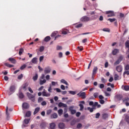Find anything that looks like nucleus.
<instances>
[{
  "mask_svg": "<svg viewBox=\"0 0 129 129\" xmlns=\"http://www.w3.org/2000/svg\"><path fill=\"white\" fill-rule=\"evenodd\" d=\"M129 75V71H125L124 73H123V75Z\"/></svg>",
  "mask_w": 129,
  "mask_h": 129,
  "instance_id": "69168bd1",
  "label": "nucleus"
},
{
  "mask_svg": "<svg viewBox=\"0 0 129 129\" xmlns=\"http://www.w3.org/2000/svg\"><path fill=\"white\" fill-rule=\"evenodd\" d=\"M23 52H24V49L23 48H20L19 52V55H22Z\"/></svg>",
  "mask_w": 129,
  "mask_h": 129,
  "instance_id": "e433bc0d",
  "label": "nucleus"
},
{
  "mask_svg": "<svg viewBox=\"0 0 129 129\" xmlns=\"http://www.w3.org/2000/svg\"><path fill=\"white\" fill-rule=\"evenodd\" d=\"M46 82H47V81L46 80V79L39 80L40 85H43V84H45Z\"/></svg>",
  "mask_w": 129,
  "mask_h": 129,
  "instance_id": "4468645a",
  "label": "nucleus"
},
{
  "mask_svg": "<svg viewBox=\"0 0 129 129\" xmlns=\"http://www.w3.org/2000/svg\"><path fill=\"white\" fill-rule=\"evenodd\" d=\"M122 99V95H121L120 94L116 95L115 96V99L117 101H118V100H121Z\"/></svg>",
  "mask_w": 129,
  "mask_h": 129,
  "instance_id": "0eeeda50",
  "label": "nucleus"
},
{
  "mask_svg": "<svg viewBox=\"0 0 129 129\" xmlns=\"http://www.w3.org/2000/svg\"><path fill=\"white\" fill-rule=\"evenodd\" d=\"M90 20L89 17L87 16H84L81 19V22H88Z\"/></svg>",
  "mask_w": 129,
  "mask_h": 129,
  "instance_id": "423d86ee",
  "label": "nucleus"
},
{
  "mask_svg": "<svg viewBox=\"0 0 129 129\" xmlns=\"http://www.w3.org/2000/svg\"><path fill=\"white\" fill-rule=\"evenodd\" d=\"M98 95H99V94L98 93H94V97H95V98H97V97H98Z\"/></svg>",
  "mask_w": 129,
  "mask_h": 129,
  "instance_id": "58836bf2",
  "label": "nucleus"
},
{
  "mask_svg": "<svg viewBox=\"0 0 129 129\" xmlns=\"http://www.w3.org/2000/svg\"><path fill=\"white\" fill-rule=\"evenodd\" d=\"M26 67H27V66L26 64H23V66H22L20 67V70H24V69H25V68H26Z\"/></svg>",
  "mask_w": 129,
  "mask_h": 129,
  "instance_id": "4c0bfd02",
  "label": "nucleus"
},
{
  "mask_svg": "<svg viewBox=\"0 0 129 129\" xmlns=\"http://www.w3.org/2000/svg\"><path fill=\"white\" fill-rule=\"evenodd\" d=\"M98 70V68L97 67H95L93 70V75H95V74L97 73Z\"/></svg>",
  "mask_w": 129,
  "mask_h": 129,
  "instance_id": "dca6fc26",
  "label": "nucleus"
},
{
  "mask_svg": "<svg viewBox=\"0 0 129 129\" xmlns=\"http://www.w3.org/2000/svg\"><path fill=\"white\" fill-rule=\"evenodd\" d=\"M79 106L80 107V110H82L84 108V106L82 105V104H80Z\"/></svg>",
  "mask_w": 129,
  "mask_h": 129,
  "instance_id": "3c124183",
  "label": "nucleus"
},
{
  "mask_svg": "<svg viewBox=\"0 0 129 129\" xmlns=\"http://www.w3.org/2000/svg\"><path fill=\"white\" fill-rule=\"evenodd\" d=\"M51 37L50 36H47L44 38L45 42H49V40H50Z\"/></svg>",
  "mask_w": 129,
  "mask_h": 129,
  "instance_id": "7c9ffc66",
  "label": "nucleus"
},
{
  "mask_svg": "<svg viewBox=\"0 0 129 129\" xmlns=\"http://www.w3.org/2000/svg\"><path fill=\"white\" fill-rule=\"evenodd\" d=\"M38 74H36L32 78L33 81H36V80H38Z\"/></svg>",
  "mask_w": 129,
  "mask_h": 129,
  "instance_id": "aec40b11",
  "label": "nucleus"
},
{
  "mask_svg": "<svg viewBox=\"0 0 129 129\" xmlns=\"http://www.w3.org/2000/svg\"><path fill=\"white\" fill-rule=\"evenodd\" d=\"M45 78L46 80H50V75H47L46 76Z\"/></svg>",
  "mask_w": 129,
  "mask_h": 129,
  "instance_id": "e2e57ef3",
  "label": "nucleus"
},
{
  "mask_svg": "<svg viewBox=\"0 0 129 129\" xmlns=\"http://www.w3.org/2000/svg\"><path fill=\"white\" fill-rule=\"evenodd\" d=\"M58 113V115L59 116H61L62 115V114H63V109H60L58 110L57 111Z\"/></svg>",
  "mask_w": 129,
  "mask_h": 129,
  "instance_id": "393cba45",
  "label": "nucleus"
},
{
  "mask_svg": "<svg viewBox=\"0 0 129 129\" xmlns=\"http://www.w3.org/2000/svg\"><path fill=\"white\" fill-rule=\"evenodd\" d=\"M70 94H72V95H75L76 94V92L74 91H69Z\"/></svg>",
  "mask_w": 129,
  "mask_h": 129,
  "instance_id": "72a5a7b5",
  "label": "nucleus"
},
{
  "mask_svg": "<svg viewBox=\"0 0 129 129\" xmlns=\"http://www.w3.org/2000/svg\"><path fill=\"white\" fill-rule=\"evenodd\" d=\"M100 88L102 89V88H104V85L103 84H100L99 86Z\"/></svg>",
  "mask_w": 129,
  "mask_h": 129,
  "instance_id": "052dcab7",
  "label": "nucleus"
},
{
  "mask_svg": "<svg viewBox=\"0 0 129 129\" xmlns=\"http://www.w3.org/2000/svg\"><path fill=\"white\" fill-rule=\"evenodd\" d=\"M8 60L10 61L11 63H13V64H16V63H17V61L14 58L10 57Z\"/></svg>",
  "mask_w": 129,
  "mask_h": 129,
  "instance_id": "f8f14e48",
  "label": "nucleus"
},
{
  "mask_svg": "<svg viewBox=\"0 0 129 129\" xmlns=\"http://www.w3.org/2000/svg\"><path fill=\"white\" fill-rule=\"evenodd\" d=\"M31 111H27V112H26V116L27 117H30V116L31 115Z\"/></svg>",
  "mask_w": 129,
  "mask_h": 129,
  "instance_id": "cd10ccee",
  "label": "nucleus"
},
{
  "mask_svg": "<svg viewBox=\"0 0 129 129\" xmlns=\"http://www.w3.org/2000/svg\"><path fill=\"white\" fill-rule=\"evenodd\" d=\"M40 127L41 128H45V127H46V123H42L41 124H40Z\"/></svg>",
  "mask_w": 129,
  "mask_h": 129,
  "instance_id": "473e14b6",
  "label": "nucleus"
},
{
  "mask_svg": "<svg viewBox=\"0 0 129 129\" xmlns=\"http://www.w3.org/2000/svg\"><path fill=\"white\" fill-rule=\"evenodd\" d=\"M23 78V74H21L20 75L18 76V79H22Z\"/></svg>",
  "mask_w": 129,
  "mask_h": 129,
  "instance_id": "0e129e2a",
  "label": "nucleus"
},
{
  "mask_svg": "<svg viewBox=\"0 0 129 129\" xmlns=\"http://www.w3.org/2000/svg\"><path fill=\"white\" fill-rule=\"evenodd\" d=\"M116 70L117 72H121L122 71V67L121 66H117L116 68Z\"/></svg>",
  "mask_w": 129,
  "mask_h": 129,
  "instance_id": "1a4fd4ad",
  "label": "nucleus"
},
{
  "mask_svg": "<svg viewBox=\"0 0 129 129\" xmlns=\"http://www.w3.org/2000/svg\"><path fill=\"white\" fill-rule=\"evenodd\" d=\"M123 101H124V102H128L129 101V98H125V99H124V100H123Z\"/></svg>",
  "mask_w": 129,
  "mask_h": 129,
  "instance_id": "13d9d810",
  "label": "nucleus"
},
{
  "mask_svg": "<svg viewBox=\"0 0 129 129\" xmlns=\"http://www.w3.org/2000/svg\"><path fill=\"white\" fill-rule=\"evenodd\" d=\"M60 82H61V83H63V84H66V85H68V83H67V81H66L64 79H62L60 81Z\"/></svg>",
  "mask_w": 129,
  "mask_h": 129,
  "instance_id": "2f4dec72",
  "label": "nucleus"
},
{
  "mask_svg": "<svg viewBox=\"0 0 129 129\" xmlns=\"http://www.w3.org/2000/svg\"><path fill=\"white\" fill-rule=\"evenodd\" d=\"M31 119H25L24 120V123H25V124H28V123H29V122H30V120Z\"/></svg>",
  "mask_w": 129,
  "mask_h": 129,
  "instance_id": "c85d7f7f",
  "label": "nucleus"
},
{
  "mask_svg": "<svg viewBox=\"0 0 129 129\" xmlns=\"http://www.w3.org/2000/svg\"><path fill=\"white\" fill-rule=\"evenodd\" d=\"M119 50L117 49H114L112 52V55H116V54H117V53H118Z\"/></svg>",
  "mask_w": 129,
  "mask_h": 129,
  "instance_id": "6ab92c4d",
  "label": "nucleus"
},
{
  "mask_svg": "<svg viewBox=\"0 0 129 129\" xmlns=\"http://www.w3.org/2000/svg\"><path fill=\"white\" fill-rule=\"evenodd\" d=\"M52 112V110L49 109L47 111V114H51V113Z\"/></svg>",
  "mask_w": 129,
  "mask_h": 129,
  "instance_id": "4d7b16f0",
  "label": "nucleus"
},
{
  "mask_svg": "<svg viewBox=\"0 0 129 129\" xmlns=\"http://www.w3.org/2000/svg\"><path fill=\"white\" fill-rule=\"evenodd\" d=\"M62 49V46H57L56 47V50H61Z\"/></svg>",
  "mask_w": 129,
  "mask_h": 129,
  "instance_id": "338daca9",
  "label": "nucleus"
},
{
  "mask_svg": "<svg viewBox=\"0 0 129 129\" xmlns=\"http://www.w3.org/2000/svg\"><path fill=\"white\" fill-rule=\"evenodd\" d=\"M122 88L124 90H125V91H127L128 90H129V86H122Z\"/></svg>",
  "mask_w": 129,
  "mask_h": 129,
  "instance_id": "412c9836",
  "label": "nucleus"
},
{
  "mask_svg": "<svg viewBox=\"0 0 129 129\" xmlns=\"http://www.w3.org/2000/svg\"><path fill=\"white\" fill-rule=\"evenodd\" d=\"M44 78H45V74H43L41 75L40 80H44Z\"/></svg>",
  "mask_w": 129,
  "mask_h": 129,
  "instance_id": "8fccbe9b",
  "label": "nucleus"
},
{
  "mask_svg": "<svg viewBox=\"0 0 129 129\" xmlns=\"http://www.w3.org/2000/svg\"><path fill=\"white\" fill-rule=\"evenodd\" d=\"M93 109H94L93 108H90V107H87V110H89V111L90 112H93Z\"/></svg>",
  "mask_w": 129,
  "mask_h": 129,
  "instance_id": "c9c22d12",
  "label": "nucleus"
},
{
  "mask_svg": "<svg viewBox=\"0 0 129 129\" xmlns=\"http://www.w3.org/2000/svg\"><path fill=\"white\" fill-rule=\"evenodd\" d=\"M103 31L104 32H110V30L108 28H104V29H103Z\"/></svg>",
  "mask_w": 129,
  "mask_h": 129,
  "instance_id": "a19ab883",
  "label": "nucleus"
},
{
  "mask_svg": "<svg viewBox=\"0 0 129 129\" xmlns=\"http://www.w3.org/2000/svg\"><path fill=\"white\" fill-rule=\"evenodd\" d=\"M5 65L7 66V67H9V68H12V67H14V65L8 63H5Z\"/></svg>",
  "mask_w": 129,
  "mask_h": 129,
  "instance_id": "a878e982",
  "label": "nucleus"
},
{
  "mask_svg": "<svg viewBox=\"0 0 129 129\" xmlns=\"http://www.w3.org/2000/svg\"><path fill=\"white\" fill-rule=\"evenodd\" d=\"M104 94H105V96H107L108 97L110 96V94H109V93H108L107 92H105Z\"/></svg>",
  "mask_w": 129,
  "mask_h": 129,
  "instance_id": "49530a36",
  "label": "nucleus"
},
{
  "mask_svg": "<svg viewBox=\"0 0 129 129\" xmlns=\"http://www.w3.org/2000/svg\"><path fill=\"white\" fill-rule=\"evenodd\" d=\"M99 116H100V113H97L96 114V116H95L96 118H99Z\"/></svg>",
  "mask_w": 129,
  "mask_h": 129,
  "instance_id": "6e6d98bb",
  "label": "nucleus"
},
{
  "mask_svg": "<svg viewBox=\"0 0 129 129\" xmlns=\"http://www.w3.org/2000/svg\"><path fill=\"white\" fill-rule=\"evenodd\" d=\"M82 27V24L80 23L76 26V28H81Z\"/></svg>",
  "mask_w": 129,
  "mask_h": 129,
  "instance_id": "09e8293b",
  "label": "nucleus"
},
{
  "mask_svg": "<svg viewBox=\"0 0 129 129\" xmlns=\"http://www.w3.org/2000/svg\"><path fill=\"white\" fill-rule=\"evenodd\" d=\"M54 90H56V92H61V89L59 88H55Z\"/></svg>",
  "mask_w": 129,
  "mask_h": 129,
  "instance_id": "bf43d9fd",
  "label": "nucleus"
},
{
  "mask_svg": "<svg viewBox=\"0 0 129 129\" xmlns=\"http://www.w3.org/2000/svg\"><path fill=\"white\" fill-rule=\"evenodd\" d=\"M57 35V31L53 32L51 34V37H55Z\"/></svg>",
  "mask_w": 129,
  "mask_h": 129,
  "instance_id": "c03bdc74",
  "label": "nucleus"
},
{
  "mask_svg": "<svg viewBox=\"0 0 129 129\" xmlns=\"http://www.w3.org/2000/svg\"><path fill=\"white\" fill-rule=\"evenodd\" d=\"M71 112L72 114H75L76 113V110H71Z\"/></svg>",
  "mask_w": 129,
  "mask_h": 129,
  "instance_id": "de8ad7c7",
  "label": "nucleus"
},
{
  "mask_svg": "<svg viewBox=\"0 0 129 129\" xmlns=\"http://www.w3.org/2000/svg\"><path fill=\"white\" fill-rule=\"evenodd\" d=\"M58 127L60 129H63L65 127V124L63 123H59L58 124Z\"/></svg>",
  "mask_w": 129,
  "mask_h": 129,
  "instance_id": "a211bd4d",
  "label": "nucleus"
},
{
  "mask_svg": "<svg viewBox=\"0 0 129 129\" xmlns=\"http://www.w3.org/2000/svg\"><path fill=\"white\" fill-rule=\"evenodd\" d=\"M27 95L29 99H32V101L33 102L35 101V96L34 95L30 94V93H27Z\"/></svg>",
  "mask_w": 129,
  "mask_h": 129,
  "instance_id": "20e7f679",
  "label": "nucleus"
},
{
  "mask_svg": "<svg viewBox=\"0 0 129 129\" xmlns=\"http://www.w3.org/2000/svg\"><path fill=\"white\" fill-rule=\"evenodd\" d=\"M44 74H49L50 72H51V68H50V67H46L44 69Z\"/></svg>",
  "mask_w": 129,
  "mask_h": 129,
  "instance_id": "39448f33",
  "label": "nucleus"
},
{
  "mask_svg": "<svg viewBox=\"0 0 129 129\" xmlns=\"http://www.w3.org/2000/svg\"><path fill=\"white\" fill-rule=\"evenodd\" d=\"M44 49H45V48L44 47V46H41L39 49L40 52H43V51H44Z\"/></svg>",
  "mask_w": 129,
  "mask_h": 129,
  "instance_id": "a18cd8bd",
  "label": "nucleus"
},
{
  "mask_svg": "<svg viewBox=\"0 0 129 129\" xmlns=\"http://www.w3.org/2000/svg\"><path fill=\"white\" fill-rule=\"evenodd\" d=\"M69 33V30L68 29H63L61 31V34L62 35H67V34Z\"/></svg>",
  "mask_w": 129,
  "mask_h": 129,
  "instance_id": "9b49d317",
  "label": "nucleus"
},
{
  "mask_svg": "<svg viewBox=\"0 0 129 129\" xmlns=\"http://www.w3.org/2000/svg\"><path fill=\"white\" fill-rule=\"evenodd\" d=\"M50 117L51 118H57V117H58V114L56 113H52L50 115Z\"/></svg>",
  "mask_w": 129,
  "mask_h": 129,
  "instance_id": "f3484780",
  "label": "nucleus"
},
{
  "mask_svg": "<svg viewBox=\"0 0 129 129\" xmlns=\"http://www.w3.org/2000/svg\"><path fill=\"white\" fill-rule=\"evenodd\" d=\"M82 127V124L81 123H78L77 126V128H80V127Z\"/></svg>",
  "mask_w": 129,
  "mask_h": 129,
  "instance_id": "603ef678",
  "label": "nucleus"
},
{
  "mask_svg": "<svg viewBox=\"0 0 129 129\" xmlns=\"http://www.w3.org/2000/svg\"><path fill=\"white\" fill-rule=\"evenodd\" d=\"M42 96H45V97H49L50 96L51 94L46 92V90L44 89L42 93Z\"/></svg>",
  "mask_w": 129,
  "mask_h": 129,
  "instance_id": "7ed1b4c3",
  "label": "nucleus"
},
{
  "mask_svg": "<svg viewBox=\"0 0 129 129\" xmlns=\"http://www.w3.org/2000/svg\"><path fill=\"white\" fill-rule=\"evenodd\" d=\"M107 21H109L110 23H113V22H115V21H116V19L115 18H109L108 19Z\"/></svg>",
  "mask_w": 129,
  "mask_h": 129,
  "instance_id": "bb28decb",
  "label": "nucleus"
},
{
  "mask_svg": "<svg viewBox=\"0 0 129 129\" xmlns=\"http://www.w3.org/2000/svg\"><path fill=\"white\" fill-rule=\"evenodd\" d=\"M49 127L50 129H55V127H56V124L54 122L51 123L50 124Z\"/></svg>",
  "mask_w": 129,
  "mask_h": 129,
  "instance_id": "ddd939ff",
  "label": "nucleus"
},
{
  "mask_svg": "<svg viewBox=\"0 0 129 129\" xmlns=\"http://www.w3.org/2000/svg\"><path fill=\"white\" fill-rule=\"evenodd\" d=\"M25 96L24 95V94L22 93V92H19V98L23 99Z\"/></svg>",
  "mask_w": 129,
  "mask_h": 129,
  "instance_id": "4be33fe9",
  "label": "nucleus"
},
{
  "mask_svg": "<svg viewBox=\"0 0 129 129\" xmlns=\"http://www.w3.org/2000/svg\"><path fill=\"white\" fill-rule=\"evenodd\" d=\"M104 100H100V103H101V104H104Z\"/></svg>",
  "mask_w": 129,
  "mask_h": 129,
  "instance_id": "774afa93",
  "label": "nucleus"
},
{
  "mask_svg": "<svg viewBox=\"0 0 129 129\" xmlns=\"http://www.w3.org/2000/svg\"><path fill=\"white\" fill-rule=\"evenodd\" d=\"M43 100H44V99L43 98L39 97L38 98V101L39 103H40V102H42V101H43Z\"/></svg>",
  "mask_w": 129,
  "mask_h": 129,
  "instance_id": "37998d69",
  "label": "nucleus"
},
{
  "mask_svg": "<svg viewBox=\"0 0 129 129\" xmlns=\"http://www.w3.org/2000/svg\"><path fill=\"white\" fill-rule=\"evenodd\" d=\"M43 60H44V56H40V57H39L40 62H42V61H43Z\"/></svg>",
  "mask_w": 129,
  "mask_h": 129,
  "instance_id": "864d4df0",
  "label": "nucleus"
},
{
  "mask_svg": "<svg viewBox=\"0 0 129 129\" xmlns=\"http://www.w3.org/2000/svg\"><path fill=\"white\" fill-rule=\"evenodd\" d=\"M47 105V102L46 101H44L41 102V105L44 106V105Z\"/></svg>",
  "mask_w": 129,
  "mask_h": 129,
  "instance_id": "5fc2aeb1",
  "label": "nucleus"
},
{
  "mask_svg": "<svg viewBox=\"0 0 129 129\" xmlns=\"http://www.w3.org/2000/svg\"><path fill=\"white\" fill-rule=\"evenodd\" d=\"M107 117H108V114L106 113L103 114V118L106 119V118H107Z\"/></svg>",
  "mask_w": 129,
  "mask_h": 129,
  "instance_id": "c756f323",
  "label": "nucleus"
},
{
  "mask_svg": "<svg viewBox=\"0 0 129 129\" xmlns=\"http://www.w3.org/2000/svg\"><path fill=\"white\" fill-rule=\"evenodd\" d=\"M106 14L107 15H107L108 18H110L111 17H114V13L112 11H107V12H106Z\"/></svg>",
  "mask_w": 129,
  "mask_h": 129,
  "instance_id": "f03ea898",
  "label": "nucleus"
},
{
  "mask_svg": "<svg viewBox=\"0 0 129 129\" xmlns=\"http://www.w3.org/2000/svg\"><path fill=\"white\" fill-rule=\"evenodd\" d=\"M22 107L25 109H27V108H29V107H30V105H29V104L27 103H24L22 105Z\"/></svg>",
  "mask_w": 129,
  "mask_h": 129,
  "instance_id": "9d476101",
  "label": "nucleus"
},
{
  "mask_svg": "<svg viewBox=\"0 0 129 129\" xmlns=\"http://www.w3.org/2000/svg\"><path fill=\"white\" fill-rule=\"evenodd\" d=\"M6 114L7 115V119H10V116H9V113H8V106L6 108Z\"/></svg>",
  "mask_w": 129,
  "mask_h": 129,
  "instance_id": "ea45409f",
  "label": "nucleus"
},
{
  "mask_svg": "<svg viewBox=\"0 0 129 129\" xmlns=\"http://www.w3.org/2000/svg\"><path fill=\"white\" fill-rule=\"evenodd\" d=\"M78 96H79V97H81L82 99H85L86 98V94H85V92H80L77 94Z\"/></svg>",
  "mask_w": 129,
  "mask_h": 129,
  "instance_id": "f257e3e1",
  "label": "nucleus"
},
{
  "mask_svg": "<svg viewBox=\"0 0 129 129\" xmlns=\"http://www.w3.org/2000/svg\"><path fill=\"white\" fill-rule=\"evenodd\" d=\"M16 89V88L15 86H11L10 88V91L12 93H13V92H15V90Z\"/></svg>",
  "mask_w": 129,
  "mask_h": 129,
  "instance_id": "2eb2a0df",
  "label": "nucleus"
},
{
  "mask_svg": "<svg viewBox=\"0 0 129 129\" xmlns=\"http://www.w3.org/2000/svg\"><path fill=\"white\" fill-rule=\"evenodd\" d=\"M125 45L126 48H128V51H129V40H127L126 41Z\"/></svg>",
  "mask_w": 129,
  "mask_h": 129,
  "instance_id": "f704fd0d",
  "label": "nucleus"
},
{
  "mask_svg": "<svg viewBox=\"0 0 129 129\" xmlns=\"http://www.w3.org/2000/svg\"><path fill=\"white\" fill-rule=\"evenodd\" d=\"M38 58H37V57H34L32 60H31V62L32 63H33V64H37V60Z\"/></svg>",
  "mask_w": 129,
  "mask_h": 129,
  "instance_id": "5701e85b",
  "label": "nucleus"
},
{
  "mask_svg": "<svg viewBox=\"0 0 129 129\" xmlns=\"http://www.w3.org/2000/svg\"><path fill=\"white\" fill-rule=\"evenodd\" d=\"M122 60V56H120L119 58L114 62V65H118Z\"/></svg>",
  "mask_w": 129,
  "mask_h": 129,
  "instance_id": "6e6552de",
  "label": "nucleus"
},
{
  "mask_svg": "<svg viewBox=\"0 0 129 129\" xmlns=\"http://www.w3.org/2000/svg\"><path fill=\"white\" fill-rule=\"evenodd\" d=\"M125 120L129 123V116H126L125 117Z\"/></svg>",
  "mask_w": 129,
  "mask_h": 129,
  "instance_id": "680f3d73",
  "label": "nucleus"
},
{
  "mask_svg": "<svg viewBox=\"0 0 129 129\" xmlns=\"http://www.w3.org/2000/svg\"><path fill=\"white\" fill-rule=\"evenodd\" d=\"M38 111H40V107H37L35 108V111L33 113V114H37L38 113Z\"/></svg>",
  "mask_w": 129,
  "mask_h": 129,
  "instance_id": "b1692460",
  "label": "nucleus"
},
{
  "mask_svg": "<svg viewBox=\"0 0 129 129\" xmlns=\"http://www.w3.org/2000/svg\"><path fill=\"white\" fill-rule=\"evenodd\" d=\"M51 84H52V86H55V85L58 84V82L52 81V82H51Z\"/></svg>",
  "mask_w": 129,
  "mask_h": 129,
  "instance_id": "79ce46f5",
  "label": "nucleus"
}]
</instances>
